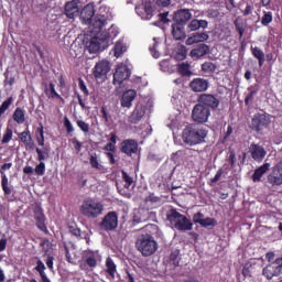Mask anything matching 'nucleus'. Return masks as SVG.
<instances>
[{"label":"nucleus","instance_id":"nucleus-21","mask_svg":"<svg viewBox=\"0 0 282 282\" xmlns=\"http://www.w3.org/2000/svg\"><path fill=\"white\" fill-rule=\"evenodd\" d=\"M80 0H72L65 4L64 12L68 19H75L80 14V7L78 6Z\"/></svg>","mask_w":282,"mask_h":282},{"label":"nucleus","instance_id":"nucleus-15","mask_svg":"<svg viewBox=\"0 0 282 282\" xmlns=\"http://www.w3.org/2000/svg\"><path fill=\"white\" fill-rule=\"evenodd\" d=\"M121 153L131 158V155H135L138 153V141L134 139H126L121 142L120 148Z\"/></svg>","mask_w":282,"mask_h":282},{"label":"nucleus","instance_id":"nucleus-46","mask_svg":"<svg viewBox=\"0 0 282 282\" xmlns=\"http://www.w3.org/2000/svg\"><path fill=\"white\" fill-rule=\"evenodd\" d=\"M261 23L264 26H268V24L272 23V12H264Z\"/></svg>","mask_w":282,"mask_h":282},{"label":"nucleus","instance_id":"nucleus-5","mask_svg":"<svg viewBox=\"0 0 282 282\" xmlns=\"http://www.w3.org/2000/svg\"><path fill=\"white\" fill-rule=\"evenodd\" d=\"M12 169V163H4L0 167V175H1V188L3 191V195L7 199V202H17V196L14 193V187L12 184H10V181L8 178V175H6V171H10Z\"/></svg>","mask_w":282,"mask_h":282},{"label":"nucleus","instance_id":"nucleus-42","mask_svg":"<svg viewBox=\"0 0 282 282\" xmlns=\"http://www.w3.org/2000/svg\"><path fill=\"white\" fill-rule=\"evenodd\" d=\"M12 102H14V98L9 97L8 99H6L1 104V106H0V118L3 116V113H6V111H8L10 109V107L12 106Z\"/></svg>","mask_w":282,"mask_h":282},{"label":"nucleus","instance_id":"nucleus-9","mask_svg":"<svg viewBox=\"0 0 282 282\" xmlns=\"http://www.w3.org/2000/svg\"><path fill=\"white\" fill-rule=\"evenodd\" d=\"M208 118H210V109L199 102L196 104L192 110V119L194 122L204 124L205 122H208Z\"/></svg>","mask_w":282,"mask_h":282},{"label":"nucleus","instance_id":"nucleus-30","mask_svg":"<svg viewBox=\"0 0 282 282\" xmlns=\"http://www.w3.org/2000/svg\"><path fill=\"white\" fill-rule=\"evenodd\" d=\"M268 171H270V163H264L260 167L256 169L251 176L252 182H254V183L261 182V177H263V175H265V173H268Z\"/></svg>","mask_w":282,"mask_h":282},{"label":"nucleus","instance_id":"nucleus-61","mask_svg":"<svg viewBox=\"0 0 282 282\" xmlns=\"http://www.w3.org/2000/svg\"><path fill=\"white\" fill-rule=\"evenodd\" d=\"M104 151H108V153H116V144L108 142V143L104 147Z\"/></svg>","mask_w":282,"mask_h":282},{"label":"nucleus","instance_id":"nucleus-10","mask_svg":"<svg viewBox=\"0 0 282 282\" xmlns=\"http://www.w3.org/2000/svg\"><path fill=\"white\" fill-rule=\"evenodd\" d=\"M99 228L106 232H111L118 228V213L109 212L100 221Z\"/></svg>","mask_w":282,"mask_h":282},{"label":"nucleus","instance_id":"nucleus-4","mask_svg":"<svg viewBox=\"0 0 282 282\" xmlns=\"http://www.w3.org/2000/svg\"><path fill=\"white\" fill-rule=\"evenodd\" d=\"M105 206L100 202H96L91 198L85 199L79 207V213L87 219H96L102 215Z\"/></svg>","mask_w":282,"mask_h":282},{"label":"nucleus","instance_id":"nucleus-3","mask_svg":"<svg viewBox=\"0 0 282 282\" xmlns=\"http://www.w3.org/2000/svg\"><path fill=\"white\" fill-rule=\"evenodd\" d=\"M166 219L167 221H170V224H173L176 230H180L182 232L193 230V223L191 221V219H188V217H186L185 215H182L175 208H172L167 213Z\"/></svg>","mask_w":282,"mask_h":282},{"label":"nucleus","instance_id":"nucleus-16","mask_svg":"<svg viewBox=\"0 0 282 282\" xmlns=\"http://www.w3.org/2000/svg\"><path fill=\"white\" fill-rule=\"evenodd\" d=\"M249 153H250L252 160H254V162H261L262 160H265V155H268L265 148H263L262 145H259L257 143L250 144Z\"/></svg>","mask_w":282,"mask_h":282},{"label":"nucleus","instance_id":"nucleus-12","mask_svg":"<svg viewBox=\"0 0 282 282\" xmlns=\"http://www.w3.org/2000/svg\"><path fill=\"white\" fill-rule=\"evenodd\" d=\"M219 98L215 97L213 94H202L198 97V104L203 105L207 109H212L213 111L219 108Z\"/></svg>","mask_w":282,"mask_h":282},{"label":"nucleus","instance_id":"nucleus-51","mask_svg":"<svg viewBox=\"0 0 282 282\" xmlns=\"http://www.w3.org/2000/svg\"><path fill=\"white\" fill-rule=\"evenodd\" d=\"M121 173H122V180L126 182V188H129V186L133 184V178L129 176V174L124 171H122Z\"/></svg>","mask_w":282,"mask_h":282},{"label":"nucleus","instance_id":"nucleus-14","mask_svg":"<svg viewBox=\"0 0 282 282\" xmlns=\"http://www.w3.org/2000/svg\"><path fill=\"white\" fill-rule=\"evenodd\" d=\"M193 221L195 224H199L202 228H215V226H217V219L212 217L204 218V214H202V212L193 215Z\"/></svg>","mask_w":282,"mask_h":282},{"label":"nucleus","instance_id":"nucleus-13","mask_svg":"<svg viewBox=\"0 0 282 282\" xmlns=\"http://www.w3.org/2000/svg\"><path fill=\"white\" fill-rule=\"evenodd\" d=\"M131 78V70L128 65H119L113 74V85H122L124 80Z\"/></svg>","mask_w":282,"mask_h":282},{"label":"nucleus","instance_id":"nucleus-60","mask_svg":"<svg viewBox=\"0 0 282 282\" xmlns=\"http://www.w3.org/2000/svg\"><path fill=\"white\" fill-rule=\"evenodd\" d=\"M156 47H158L156 42H154L153 45L150 46V52H151L153 58H158L160 56V53L158 52Z\"/></svg>","mask_w":282,"mask_h":282},{"label":"nucleus","instance_id":"nucleus-64","mask_svg":"<svg viewBox=\"0 0 282 282\" xmlns=\"http://www.w3.org/2000/svg\"><path fill=\"white\" fill-rule=\"evenodd\" d=\"M116 152H106V156L108 158L110 164H116V155H113Z\"/></svg>","mask_w":282,"mask_h":282},{"label":"nucleus","instance_id":"nucleus-6","mask_svg":"<svg viewBox=\"0 0 282 282\" xmlns=\"http://www.w3.org/2000/svg\"><path fill=\"white\" fill-rule=\"evenodd\" d=\"M109 41H111V35L108 32L95 35L87 45L89 54H98L100 50H107L109 47Z\"/></svg>","mask_w":282,"mask_h":282},{"label":"nucleus","instance_id":"nucleus-28","mask_svg":"<svg viewBox=\"0 0 282 282\" xmlns=\"http://www.w3.org/2000/svg\"><path fill=\"white\" fill-rule=\"evenodd\" d=\"M20 141L31 150H34V140H32V133H30V129H25V131L20 132L18 134Z\"/></svg>","mask_w":282,"mask_h":282},{"label":"nucleus","instance_id":"nucleus-48","mask_svg":"<svg viewBox=\"0 0 282 282\" xmlns=\"http://www.w3.org/2000/svg\"><path fill=\"white\" fill-rule=\"evenodd\" d=\"M64 128L66 129V132L68 134L74 133V126L72 124V121L67 117H64Z\"/></svg>","mask_w":282,"mask_h":282},{"label":"nucleus","instance_id":"nucleus-45","mask_svg":"<svg viewBox=\"0 0 282 282\" xmlns=\"http://www.w3.org/2000/svg\"><path fill=\"white\" fill-rule=\"evenodd\" d=\"M76 124L80 129V131H83V133H89V123L83 120H77Z\"/></svg>","mask_w":282,"mask_h":282},{"label":"nucleus","instance_id":"nucleus-22","mask_svg":"<svg viewBox=\"0 0 282 282\" xmlns=\"http://www.w3.org/2000/svg\"><path fill=\"white\" fill-rule=\"evenodd\" d=\"M107 25V18L105 15H97L96 18H94V20H91L90 23V32L93 34H101L100 32H102V28Z\"/></svg>","mask_w":282,"mask_h":282},{"label":"nucleus","instance_id":"nucleus-53","mask_svg":"<svg viewBox=\"0 0 282 282\" xmlns=\"http://www.w3.org/2000/svg\"><path fill=\"white\" fill-rule=\"evenodd\" d=\"M72 144H74V149L75 151H77V153H80V151H83V143L80 141H78V139L74 138L70 140Z\"/></svg>","mask_w":282,"mask_h":282},{"label":"nucleus","instance_id":"nucleus-57","mask_svg":"<svg viewBox=\"0 0 282 282\" xmlns=\"http://www.w3.org/2000/svg\"><path fill=\"white\" fill-rule=\"evenodd\" d=\"M79 89L83 91L84 96H89V89H87V85H85V80H83V78H79Z\"/></svg>","mask_w":282,"mask_h":282},{"label":"nucleus","instance_id":"nucleus-50","mask_svg":"<svg viewBox=\"0 0 282 282\" xmlns=\"http://www.w3.org/2000/svg\"><path fill=\"white\" fill-rule=\"evenodd\" d=\"M35 175L43 176L45 175V162H40L39 165L35 166Z\"/></svg>","mask_w":282,"mask_h":282},{"label":"nucleus","instance_id":"nucleus-43","mask_svg":"<svg viewBox=\"0 0 282 282\" xmlns=\"http://www.w3.org/2000/svg\"><path fill=\"white\" fill-rule=\"evenodd\" d=\"M199 30V20L194 19L187 25V32H197Z\"/></svg>","mask_w":282,"mask_h":282},{"label":"nucleus","instance_id":"nucleus-7","mask_svg":"<svg viewBox=\"0 0 282 282\" xmlns=\"http://www.w3.org/2000/svg\"><path fill=\"white\" fill-rule=\"evenodd\" d=\"M262 274L268 281H272V279L281 276L282 257L276 258L274 261L267 264L262 270Z\"/></svg>","mask_w":282,"mask_h":282},{"label":"nucleus","instance_id":"nucleus-19","mask_svg":"<svg viewBox=\"0 0 282 282\" xmlns=\"http://www.w3.org/2000/svg\"><path fill=\"white\" fill-rule=\"evenodd\" d=\"M33 215L39 230L47 235L50 230H47V225H45V214L43 213V208H41V206L35 207L33 210Z\"/></svg>","mask_w":282,"mask_h":282},{"label":"nucleus","instance_id":"nucleus-56","mask_svg":"<svg viewBox=\"0 0 282 282\" xmlns=\"http://www.w3.org/2000/svg\"><path fill=\"white\" fill-rule=\"evenodd\" d=\"M35 270H36V272H39V274H44L45 273V263H43L41 260H37Z\"/></svg>","mask_w":282,"mask_h":282},{"label":"nucleus","instance_id":"nucleus-54","mask_svg":"<svg viewBox=\"0 0 282 282\" xmlns=\"http://www.w3.org/2000/svg\"><path fill=\"white\" fill-rule=\"evenodd\" d=\"M224 175V169H219L216 173V175L210 178V184H217V182H219V180H221V176Z\"/></svg>","mask_w":282,"mask_h":282},{"label":"nucleus","instance_id":"nucleus-34","mask_svg":"<svg viewBox=\"0 0 282 282\" xmlns=\"http://www.w3.org/2000/svg\"><path fill=\"white\" fill-rule=\"evenodd\" d=\"M106 272L109 274V276L116 279V272H118V269L116 267V262H113L110 257L106 259Z\"/></svg>","mask_w":282,"mask_h":282},{"label":"nucleus","instance_id":"nucleus-47","mask_svg":"<svg viewBox=\"0 0 282 282\" xmlns=\"http://www.w3.org/2000/svg\"><path fill=\"white\" fill-rule=\"evenodd\" d=\"M258 91L257 90H251L245 98V105L246 107H250V102L254 100V96H257Z\"/></svg>","mask_w":282,"mask_h":282},{"label":"nucleus","instance_id":"nucleus-63","mask_svg":"<svg viewBox=\"0 0 282 282\" xmlns=\"http://www.w3.org/2000/svg\"><path fill=\"white\" fill-rule=\"evenodd\" d=\"M6 248H8V239L3 237L0 239V252H3Z\"/></svg>","mask_w":282,"mask_h":282},{"label":"nucleus","instance_id":"nucleus-29","mask_svg":"<svg viewBox=\"0 0 282 282\" xmlns=\"http://www.w3.org/2000/svg\"><path fill=\"white\" fill-rule=\"evenodd\" d=\"M172 36L175 39V41H184V39H186L184 24H172Z\"/></svg>","mask_w":282,"mask_h":282},{"label":"nucleus","instance_id":"nucleus-18","mask_svg":"<svg viewBox=\"0 0 282 282\" xmlns=\"http://www.w3.org/2000/svg\"><path fill=\"white\" fill-rule=\"evenodd\" d=\"M209 87L208 79H204L202 77H196L189 83V89L195 94H200L207 91Z\"/></svg>","mask_w":282,"mask_h":282},{"label":"nucleus","instance_id":"nucleus-41","mask_svg":"<svg viewBox=\"0 0 282 282\" xmlns=\"http://www.w3.org/2000/svg\"><path fill=\"white\" fill-rule=\"evenodd\" d=\"M178 72L182 76H193V72L191 70V64L181 63L178 64Z\"/></svg>","mask_w":282,"mask_h":282},{"label":"nucleus","instance_id":"nucleus-11","mask_svg":"<svg viewBox=\"0 0 282 282\" xmlns=\"http://www.w3.org/2000/svg\"><path fill=\"white\" fill-rule=\"evenodd\" d=\"M267 182L270 186H282V160L278 162L267 176Z\"/></svg>","mask_w":282,"mask_h":282},{"label":"nucleus","instance_id":"nucleus-32","mask_svg":"<svg viewBox=\"0 0 282 282\" xmlns=\"http://www.w3.org/2000/svg\"><path fill=\"white\" fill-rule=\"evenodd\" d=\"M44 85H45L44 93L48 98H56L57 100H63L61 95L56 91V86L54 85V83L51 82L48 85L47 84H44Z\"/></svg>","mask_w":282,"mask_h":282},{"label":"nucleus","instance_id":"nucleus-40","mask_svg":"<svg viewBox=\"0 0 282 282\" xmlns=\"http://www.w3.org/2000/svg\"><path fill=\"white\" fill-rule=\"evenodd\" d=\"M35 151L37 153L39 162H45V160L50 159V149L43 148V150H41L40 148H36Z\"/></svg>","mask_w":282,"mask_h":282},{"label":"nucleus","instance_id":"nucleus-36","mask_svg":"<svg viewBox=\"0 0 282 282\" xmlns=\"http://www.w3.org/2000/svg\"><path fill=\"white\" fill-rule=\"evenodd\" d=\"M200 69L204 74H215V72H217V64L213 62H204L200 65Z\"/></svg>","mask_w":282,"mask_h":282},{"label":"nucleus","instance_id":"nucleus-8","mask_svg":"<svg viewBox=\"0 0 282 282\" xmlns=\"http://www.w3.org/2000/svg\"><path fill=\"white\" fill-rule=\"evenodd\" d=\"M270 116L258 112L251 119L250 129L256 131V133H263V129H268V127H270Z\"/></svg>","mask_w":282,"mask_h":282},{"label":"nucleus","instance_id":"nucleus-26","mask_svg":"<svg viewBox=\"0 0 282 282\" xmlns=\"http://www.w3.org/2000/svg\"><path fill=\"white\" fill-rule=\"evenodd\" d=\"M147 110L142 106H137L132 111L131 116L129 117V122L131 124H138L142 118H144Z\"/></svg>","mask_w":282,"mask_h":282},{"label":"nucleus","instance_id":"nucleus-39","mask_svg":"<svg viewBox=\"0 0 282 282\" xmlns=\"http://www.w3.org/2000/svg\"><path fill=\"white\" fill-rule=\"evenodd\" d=\"M89 164L91 169H96L97 171H102V164H100V161L98 160V154L96 153L90 154Z\"/></svg>","mask_w":282,"mask_h":282},{"label":"nucleus","instance_id":"nucleus-31","mask_svg":"<svg viewBox=\"0 0 282 282\" xmlns=\"http://www.w3.org/2000/svg\"><path fill=\"white\" fill-rule=\"evenodd\" d=\"M94 14H96V11L94 10V7L91 6H86L82 12H80V18L85 23L91 24V21L94 19Z\"/></svg>","mask_w":282,"mask_h":282},{"label":"nucleus","instance_id":"nucleus-38","mask_svg":"<svg viewBox=\"0 0 282 282\" xmlns=\"http://www.w3.org/2000/svg\"><path fill=\"white\" fill-rule=\"evenodd\" d=\"M143 10L145 14L143 19H145V21H151V19H153V13L155 12V9H153V6L151 4V2H145Z\"/></svg>","mask_w":282,"mask_h":282},{"label":"nucleus","instance_id":"nucleus-1","mask_svg":"<svg viewBox=\"0 0 282 282\" xmlns=\"http://www.w3.org/2000/svg\"><path fill=\"white\" fill-rule=\"evenodd\" d=\"M206 138H208V130L197 124L186 126L182 132V140L188 147L204 144V142H206Z\"/></svg>","mask_w":282,"mask_h":282},{"label":"nucleus","instance_id":"nucleus-62","mask_svg":"<svg viewBox=\"0 0 282 282\" xmlns=\"http://www.w3.org/2000/svg\"><path fill=\"white\" fill-rule=\"evenodd\" d=\"M155 3L160 8H167V6H171V0H155Z\"/></svg>","mask_w":282,"mask_h":282},{"label":"nucleus","instance_id":"nucleus-44","mask_svg":"<svg viewBox=\"0 0 282 282\" xmlns=\"http://www.w3.org/2000/svg\"><path fill=\"white\" fill-rule=\"evenodd\" d=\"M12 140V129L7 128L2 138L1 143L8 144Z\"/></svg>","mask_w":282,"mask_h":282},{"label":"nucleus","instance_id":"nucleus-2","mask_svg":"<svg viewBox=\"0 0 282 282\" xmlns=\"http://www.w3.org/2000/svg\"><path fill=\"white\" fill-rule=\"evenodd\" d=\"M135 248L142 257H152L158 252V241L151 234H142L137 238Z\"/></svg>","mask_w":282,"mask_h":282},{"label":"nucleus","instance_id":"nucleus-52","mask_svg":"<svg viewBox=\"0 0 282 282\" xmlns=\"http://www.w3.org/2000/svg\"><path fill=\"white\" fill-rule=\"evenodd\" d=\"M145 202H150L151 204H160V202H162V198L160 196L150 194L148 197H145Z\"/></svg>","mask_w":282,"mask_h":282},{"label":"nucleus","instance_id":"nucleus-23","mask_svg":"<svg viewBox=\"0 0 282 282\" xmlns=\"http://www.w3.org/2000/svg\"><path fill=\"white\" fill-rule=\"evenodd\" d=\"M193 19V13L188 9H180L174 13V21L178 25H184V23H188Z\"/></svg>","mask_w":282,"mask_h":282},{"label":"nucleus","instance_id":"nucleus-37","mask_svg":"<svg viewBox=\"0 0 282 282\" xmlns=\"http://www.w3.org/2000/svg\"><path fill=\"white\" fill-rule=\"evenodd\" d=\"M180 261H182V256H180V249L173 250L170 254V263L174 268H178Z\"/></svg>","mask_w":282,"mask_h":282},{"label":"nucleus","instance_id":"nucleus-35","mask_svg":"<svg viewBox=\"0 0 282 282\" xmlns=\"http://www.w3.org/2000/svg\"><path fill=\"white\" fill-rule=\"evenodd\" d=\"M251 54L254 56L259 63V67H263V63H265V53L261 51L259 47L251 46Z\"/></svg>","mask_w":282,"mask_h":282},{"label":"nucleus","instance_id":"nucleus-27","mask_svg":"<svg viewBox=\"0 0 282 282\" xmlns=\"http://www.w3.org/2000/svg\"><path fill=\"white\" fill-rule=\"evenodd\" d=\"M209 39L208 33H193L187 40L185 41L186 45H195V43H205Z\"/></svg>","mask_w":282,"mask_h":282},{"label":"nucleus","instance_id":"nucleus-58","mask_svg":"<svg viewBox=\"0 0 282 282\" xmlns=\"http://www.w3.org/2000/svg\"><path fill=\"white\" fill-rule=\"evenodd\" d=\"M251 268H252V264H245V267L242 268V276H245V279H248V276H251V272H250Z\"/></svg>","mask_w":282,"mask_h":282},{"label":"nucleus","instance_id":"nucleus-33","mask_svg":"<svg viewBox=\"0 0 282 282\" xmlns=\"http://www.w3.org/2000/svg\"><path fill=\"white\" fill-rule=\"evenodd\" d=\"M12 119L17 124H23L25 122V110L21 107H17L12 115Z\"/></svg>","mask_w":282,"mask_h":282},{"label":"nucleus","instance_id":"nucleus-24","mask_svg":"<svg viewBox=\"0 0 282 282\" xmlns=\"http://www.w3.org/2000/svg\"><path fill=\"white\" fill-rule=\"evenodd\" d=\"M98 259H100V253H98V251H85L84 261L88 268H96L98 265Z\"/></svg>","mask_w":282,"mask_h":282},{"label":"nucleus","instance_id":"nucleus-20","mask_svg":"<svg viewBox=\"0 0 282 282\" xmlns=\"http://www.w3.org/2000/svg\"><path fill=\"white\" fill-rule=\"evenodd\" d=\"M109 72H111V66L109 65V63L107 61H101L95 65L93 74L98 80L100 78H105V76L109 74Z\"/></svg>","mask_w":282,"mask_h":282},{"label":"nucleus","instance_id":"nucleus-17","mask_svg":"<svg viewBox=\"0 0 282 282\" xmlns=\"http://www.w3.org/2000/svg\"><path fill=\"white\" fill-rule=\"evenodd\" d=\"M208 54H210V46L206 43H200L196 45L189 52L191 58H195L196 61H199V58H204V56H208Z\"/></svg>","mask_w":282,"mask_h":282},{"label":"nucleus","instance_id":"nucleus-25","mask_svg":"<svg viewBox=\"0 0 282 282\" xmlns=\"http://www.w3.org/2000/svg\"><path fill=\"white\" fill-rule=\"evenodd\" d=\"M135 96H138V93L134 89L124 91L121 97V107L131 109L133 100H135Z\"/></svg>","mask_w":282,"mask_h":282},{"label":"nucleus","instance_id":"nucleus-49","mask_svg":"<svg viewBox=\"0 0 282 282\" xmlns=\"http://www.w3.org/2000/svg\"><path fill=\"white\" fill-rule=\"evenodd\" d=\"M121 54H124V45H122V43H117L115 45V56H116V58H120Z\"/></svg>","mask_w":282,"mask_h":282},{"label":"nucleus","instance_id":"nucleus-59","mask_svg":"<svg viewBox=\"0 0 282 282\" xmlns=\"http://www.w3.org/2000/svg\"><path fill=\"white\" fill-rule=\"evenodd\" d=\"M68 230L70 235H74V237H80V228L76 226H69Z\"/></svg>","mask_w":282,"mask_h":282},{"label":"nucleus","instance_id":"nucleus-55","mask_svg":"<svg viewBox=\"0 0 282 282\" xmlns=\"http://www.w3.org/2000/svg\"><path fill=\"white\" fill-rule=\"evenodd\" d=\"M229 164L235 167V165L237 164V153L235 152V150L229 151Z\"/></svg>","mask_w":282,"mask_h":282}]
</instances>
